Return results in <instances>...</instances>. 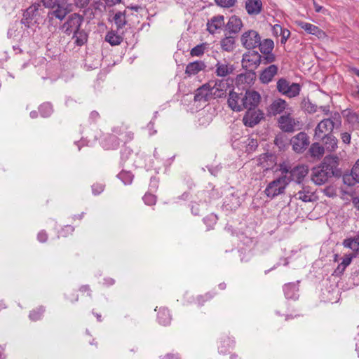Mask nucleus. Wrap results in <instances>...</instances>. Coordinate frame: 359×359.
I'll return each instance as SVG.
<instances>
[{"label": "nucleus", "mask_w": 359, "mask_h": 359, "mask_svg": "<svg viewBox=\"0 0 359 359\" xmlns=\"http://www.w3.org/2000/svg\"><path fill=\"white\" fill-rule=\"evenodd\" d=\"M229 88V84L226 79L210 80L196 90L194 101L208 102L213 99L224 97Z\"/></svg>", "instance_id": "1"}, {"label": "nucleus", "mask_w": 359, "mask_h": 359, "mask_svg": "<svg viewBox=\"0 0 359 359\" xmlns=\"http://www.w3.org/2000/svg\"><path fill=\"white\" fill-rule=\"evenodd\" d=\"M337 160V157H326L318 167L313 168L311 180L316 185H322L327 182L329 178L335 175Z\"/></svg>", "instance_id": "2"}, {"label": "nucleus", "mask_w": 359, "mask_h": 359, "mask_svg": "<svg viewBox=\"0 0 359 359\" xmlns=\"http://www.w3.org/2000/svg\"><path fill=\"white\" fill-rule=\"evenodd\" d=\"M341 124V116L338 112L331 113L330 116L323 119L316 127L314 137L320 140L332 130L339 128Z\"/></svg>", "instance_id": "3"}, {"label": "nucleus", "mask_w": 359, "mask_h": 359, "mask_svg": "<svg viewBox=\"0 0 359 359\" xmlns=\"http://www.w3.org/2000/svg\"><path fill=\"white\" fill-rule=\"evenodd\" d=\"M279 172L286 171L285 176L288 179V184L294 181L299 186L302 185V183L305 177L309 173V168L305 165H299L291 168L287 165L283 163L279 165Z\"/></svg>", "instance_id": "4"}, {"label": "nucleus", "mask_w": 359, "mask_h": 359, "mask_svg": "<svg viewBox=\"0 0 359 359\" xmlns=\"http://www.w3.org/2000/svg\"><path fill=\"white\" fill-rule=\"evenodd\" d=\"M42 2L45 7L53 10L48 13L50 18H55L62 20L71 10L63 0H42Z\"/></svg>", "instance_id": "5"}, {"label": "nucleus", "mask_w": 359, "mask_h": 359, "mask_svg": "<svg viewBox=\"0 0 359 359\" xmlns=\"http://www.w3.org/2000/svg\"><path fill=\"white\" fill-rule=\"evenodd\" d=\"M280 175L271 182L266 187L264 192L268 197L274 198L284 193L288 185V179L285 176L286 171L280 172Z\"/></svg>", "instance_id": "6"}, {"label": "nucleus", "mask_w": 359, "mask_h": 359, "mask_svg": "<svg viewBox=\"0 0 359 359\" xmlns=\"http://www.w3.org/2000/svg\"><path fill=\"white\" fill-rule=\"evenodd\" d=\"M41 5L39 4H33L24 12L21 23L26 27L29 28L39 23L41 18Z\"/></svg>", "instance_id": "7"}, {"label": "nucleus", "mask_w": 359, "mask_h": 359, "mask_svg": "<svg viewBox=\"0 0 359 359\" xmlns=\"http://www.w3.org/2000/svg\"><path fill=\"white\" fill-rule=\"evenodd\" d=\"M262 62V56L257 51H248L243 55L241 65L243 69L254 71Z\"/></svg>", "instance_id": "8"}, {"label": "nucleus", "mask_w": 359, "mask_h": 359, "mask_svg": "<svg viewBox=\"0 0 359 359\" xmlns=\"http://www.w3.org/2000/svg\"><path fill=\"white\" fill-rule=\"evenodd\" d=\"M277 89L288 97H294L299 94L300 86L296 83L290 84L286 79H280L277 82Z\"/></svg>", "instance_id": "9"}, {"label": "nucleus", "mask_w": 359, "mask_h": 359, "mask_svg": "<svg viewBox=\"0 0 359 359\" xmlns=\"http://www.w3.org/2000/svg\"><path fill=\"white\" fill-rule=\"evenodd\" d=\"M261 37L259 33L253 29L243 32L241 36V43L246 49H253L260 43Z\"/></svg>", "instance_id": "10"}, {"label": "nucleus", "mask_w": 359, "mask_h": 359, "mask_svg": "<svg viewBox=\"0 0 359 359\" xmlns=\"http://www.w3.org/2000/svg\"><path fill=\"white\" fill-rule=\"evenodd\" d=\"M292 113H286L278 118V123L281 130L292 133L298 128L299 121L292 116Z\"/></svg>", "instance_id": "11"}, {"label": "nucleus", "mask_w": 359, "mask_h": 359, "mask_svg": "<svg viewBox=\"0 0 359 359\" xmlns=\"http://www.w3.org/2000/svg\"><path fill=\"white\" fill-rule=\"evenodd\" d=\"M262 111L257 109H248L243 118L245 126L252 128L264 118Z\"/></svg>", "instance_id": "12"}, {"label": "nucleus", "mask_w": 359, "mask_h": 359, "mask_svg": "<svg viewBox=\"0 0 359 359\" xmlns=\"http://www.w3.org/2000/svg\"><path fill=\"white\" fill-rule=\"evenodd\" d=\"M268 111L271 115L276 116L283 112H285V114L286 113L290 114V112H292L293 110L285 100L281 98H278L274 100L269 105Z\"/></svg>", "instance_id": "13"}, {"label": "nucleus", "mask_w": 359, "mask_h": 359, "mask_svg": "<svg viewBox=\"0 0 359 359\" xmlns=\"http://www.w3.org/2000/svg\"><path fill=\"white\" fill-rule=\"evenodd\" d=\"M229 107L235 111H241L245 109L244 95L243 93H238L231 91L227 100Z\"/></svg>", "instance_id": "14"}, {"label": "nucleus", "mask_w": 359, "mask_h": 359, "mask_svg": "<svg viewBox=\"0 0 359 359\" xmlns=\"http://www.w3.org/2000/svg\"><path fill=\"white\" fill-rule=\"evenodd\" d=\"M83 22V18L76 13L69 16L67 21L63 25V29L66 34H71L80 29Z\"/></svg>", "instance_id": "15"}, {"label": "nucleus", "mask_w": 359, "mask_h": 359, "mask_svg": "<svg viewBox=\"0 0 359 359\" xmlns=\"http://www.w3.org/2000/svg\"><path fill=\"white\" fill-rule=\"evenodd\" d=\"M291 144L294 151L302 152L309 144L308 135L305 133L301 132L292 138Z\"/></svg>", "instance_id": "16"}, {"label": "nucleus", "mask_w": 359, "mask_h": 359, "mask_svg": "<svg viewBox=\"0 0 359 359\" xmlns=\"http://www.w3.org/2000/svg\"><path fill=\"white\" fill-rule=\"evenodd\" d=\"M244 95L245 109H256L258 106L261 96L259 93L255 90H247Z\"/></svg>", "instance_id": "17"}, {"label": "nucleus", "mask_w": 359, "mask_h": 359, "mask_svg": "<svg viewBox=\"0 0 359 359\" xmlns=\"http://www.w3.org/2000/svg\"><path fill=\"white\" fill-rule=\"evenodd\" d=\"M235 70L233 65L226 61H217L215 65V73L218 77L224 78L233 73Z\"/></svg>", "instance_id": "18"}, {"label": "nucleus", "mask_w": 359, "mask_h": 359, "mask_svg": "<svg viewBox=\"0 0 359 359\" xmlns=\"http://www.w3.org/2000/svg\"><path fill=\"white\" fill-rule=\"evenodd\" d=\"M297 25L303 29L308 34L316 36L318 38H323L325 34L318 27L304 21H297Z\"/></svg>", "instance_id": "19"}, {"label": "nucleus", "mask_w": 359, "mask_h": 359, "mask_svg": "<svg viewBox=\"0 0 359 359\" xmlns=\"http://www.w3.org/2000/svg\"><path fill=\"white\" fill-rule=\"evenodd\" d=\"M299 187L301 189L294 194L293 197L295 199L301 200L304 202L312 201L313 192L311 190L310 187L304 184Z\"/></svg>", "instance_id": "20"}, {"label": "nucleus", "mask_w": 359, "mask_h": 359, "mask_svg": "<svg viewBox=\"0 0 359 359\" xmlns=\"http://www.w3.org/2000/svg\"><path fill=\"white\" fill-rule=\"evenodd\" d=\"M274 156L272 154H264L257 160V165L261 166L264 170L271 169L274 165Z\"/></svg>", "instance_id": "21"}, {"label": "nucleus", "mask_w": 359, "mask_h": 359, "mask_svg": "<svg viewBox=\"0 0 359 359\" xmlns=\"http://www.w3.org/2000/svg\"><path fill=\"white\" fill-rule=\"evenodd\" d=\"M278 67L275 65H271L264 69L259 76V79L263 83H269L272 81L274 76L277 74Z\"/></svg>", "instance_id": "22"}, {"label": "nucleus", "mask_w": 359, "mask_h": 359, "mask_svg": "<svg viewBox=\"0 0 359 359\" xmlns=\"http://www.w3.org/2000/svg\"><path fill=\"white\" fill-rule=\"evenodd\" d=\"M224 25V18L222 15L215 16L208 22V30L210 33L214 34L221 29Z\"/></svg>", "instance_id": "23"}, {"label": "nucleus", "mask_w": 359, "mask_h": 359, "mask_svg": "<svg viewBox=\"0 0 359 359\" xmlns=\"http://www.w3.org/2000/svg\"><path fill=\"white\" fill-rule=\"evenodd\" d=\"M256 74L254 71L248 70L244 74H240L236 77V83L238 85L250 86L255 80Z\"/></svg>", "instance_id": "24"}, {"label": "nucleus", "mask_w": 359, "mask_h": 359, "mask_svg": "<svg viewBox=\"0 0 359 359\" xmlns=\"http://www.w3.org/2000/svg\"><path fill=\"white\" fill-rule=\"evenodd\" d=\"M262 8V3L261 0H246L245 9L250 15L259 14Z\"/></svg>", "instance_id": "25"}, {"label": "nucleus", "mask_w": 359, "mask_h": 359, "mask_svg": "<svg viewBox=\"0 0 359 359\" xmlns=\"http://www.w3.org/2000/svg\"><path fill=\"white\" fill-rule=\"evenodd\" d=\"M206 65L203 61H195L187 65L185 73L189 76L196 75L205 69Z\"/></svg>", "instance_id": "26"}, {"label": "nucleus", "mask_w": 359, "mask_h": 359, "mask_svg": "<svg viewBox=\"0 0 359 359\" xmlns=\"http://www.w3.org/2000/svg\"><path fill=\"white\" fill-rule=\"evenodd\" d=\"M325 149L329 152H332L337 148V139L331 134H327L323 137Z\"/></svg>", "instance_id": "27"}, {"label": "nucleus", "mask_w": 359, "mask_h": 359, "mask_svg": "<svg viewBox=\"0 0 359 359\" xmlns=\"http://www.w3.org/2000/svg\"><path fill=\"white\" fill-rule=\"evenodd\" d=\"M243 23L241 20L237 16H231L226 25L228 30L231 33H238L242 28Z\"/></svg>", "instance_id": "28"}, {"label": "nucleus", "mask_w": 359, "mask_h": 359, "mask_svg": "<svg viewBox=\"0 0 359 359\" xmlns=\"http://www.w3.org/2000/svg\"><path fill=\"white\" fill-rule=\"evenodd\" d=\"M285 295L287 299H296L298 298V286L296 283H287L283 286Z\"/></svg>", "instance_id": "29"}, {"label": "nucleus", "mask_w": 359, "mask_h": 359, "mask_svg": "<svg viewBox=\"0 0 359 359\" xmlns=\"http://www.w3.org/2000/svg\"><path fill=\"white\" fill-rule=\"evenodd\" d=\"M236 39L233 36H225L220 41L221 48L226 52H232L235 48Z\"/></svg>", "instance_id": "30"}, {"label": "nucleus", "mask_w": 359, "mask_h": 359, "mask_svg": "<svg viewBox=\"0 0 359 359\" xmlns=\"http://www.w3.org/2000/svg\"><path fill=\"white\" fill-rule=\"evenodd\" d=\"M325 150L324 147L321 146L319 143L316 142L311 144L309 149V153L313 158L320 159L323 157Z\"/></svg>", "instance_id": "31"}, {"label": "nucleus", "mask_w": 359, "mask_h": 359, "mask_svg": "<svg viewBox=\"0 0 359 359\" xmlns=\"http://www.w3.org/2000/svg\"><path fill=\"white\" fill-rule=\"evenodd\" d=\"M259 50L263 54L270 53L274 47V43L271 39H266L261 41L258 45Z\"/></svg>", "instance_id": "32"}, {"label": "nucleus", "mask_w": 359, "mask_h": 359, "mask_svg": "<svg viewBox=\"0 0 359 359\" xmlns=\"http://www.w3.org/2000/svg\"><path fill=\"white\" fill-rule=\"evenodd\" d=\"M87 34L83 30H78L73 33V39L75 43L79 46H83L87 41Z\"/></svg>", "instance_id": "33"}, {"label": "nucleus", "mask_w": 359, "mask_h": 359, "mask_svg": "<svg viewBox=\"0 0 359 359\" xmlns=\"http://www.w3.org/2000/svg\"><path fill=\"white\" fill-rule=\"evenodd\" d=\"M105 40L111 46H116L119 45L122 42L123 39L121 36L115 34L113 32H111L107 33L105 36Z\"/></svg>", "instance_id": "34"}, {"label": "nucleus", "mask_w": 359, "mask_h": 359, "mask_svg": "<svg viewBox=\"0 0 359 359\" xmlns=\"http://www.w3.org/2000/svg\"><path fill=\"white\" fill-rule=\"evenodd\" d=\"M113 20L118 29H121L126 24V15L124 12L118 11L114 15Z\"/></svg>", "instance_id": "35"}, {"label": "nucleus", "mask_w": 359, "mask_h": 359, "mask_svg": "<svg viewBox=\"0 0 359 359\" xmlns=\"http://www.w3.org/2000/svg\"><path fill=\"white\" fill-rule=\"evenodd\" d=\"M158 319L159 323L162 324L163 325H167L170 324L171 318L168 311L166 309L161 310L158 313Z\"/></svg>", "instance_id": "36"}, {"label": "nucleus", "mask_w": 359, "mask_h": 359, "mask_svg": "<svg viewBox=\"0 0 359 359\" xmlns=\"http://www.w3.org/2000/svg\"><path fill=\"white\" fill-rule=\"evenodd\" d=\"M345 248H350L354 251L359 250V244L354 238H346L343 241Z\"/></svg>", "instance_id": "37"}, {"label": "nucleus", "mask_w": 359, "mask_h": 359, "mask_svg": "<svg viewBox=\"0 0 359 359\" xmlns=\"http://www.w3.org/2000/svg\"><path fill=\"white\" fill-rule=\"evenodd\" d=\"M39 111L43 117H48L53 112L52 105L50 103H43L40 106Z\"/></svg>", "instance_id": "38"}, {"label": "nucleus", "mask_w": 359, "mask_h": 359, "mask_svg": "<svg viewBox=\"0 0 359 359\" xmlns=\"http://www.w3.org/2000/svg\"><path fill=\"white\" fill-rule=\"evenodd\" d=\"M205 48L206 44L205 43L197 45L191 50L190 54L191 56H201L202 55H203Z\"/></svg>", "instance_id": "39"}, {"label": "nucleus", "mask_w": 359, "mask_h": 359, "mask_svg": "<svg viewBox=\"0 0 359 359\" xmlns=\"http://www.w3.org/2000/svg\"><path fill=\"white\" fill-rule=\"evenodd\" d=\"M67 6L74 4L77 8H84L88 6L90 0H63Z\"/></svg>", "instance_id": "40"}, {"label": "nucleus", "mask_w": 359, "mask_h": 359, "mask_svg": "<svg viewBox=\"0 0 359 359\" xmlns=\"http://www.w3.org/2000/svg\"><path fill=\"white\" fill-rule=\"evenodd\" d=\"M118 177L124 183V184H129L133 181V175L129 172H121L118 175Z\"/></svg>", "instance_id": "41"}, {"label": "nucleus", "mask_w": 359, "mask_h": 359, "mask_svg": "<svg viewBox=\"0 0 359 359\" xmlns=\"http://www.w3.org/2000/svg\"><path fill=\"white\" fill-rule=\"evenodd\" d=\"M343 182L348 186H353L355 183H358L352 172L350 174H344L343 175Z\"/></svg>", "instance_id": "42"}, {"label": "nucleus", "mask_w": 359, "mask_h": 359, "mask_svg": "<svg viewBox=\"0 0 359 359\" xmlns=\"http://www.w3.org/2000/svg\"><path fill=\"white\" fill-rule=\"evenodd\" d=\"M43 311H44V309L41 307L38 309L37 311L34 310L29 313V318L32 320H34V321L38 320L41 318Z\"/></svg>", "instance_id": "43"}, {"label": "nucleus", "mask_w": 359, "mask_h": 359, "mask_svg": "<svg viewBox=\"0 0 359 359\" xmlns=\"http://www.w3.org/2000/svg\"><path fill=\"white\" fill-rule=\"evenodd\" d=\"M304 108L308 113L313 114L317 111L318 107L310 101H306L304 103Z\"/></svg>", "instance_id": "44"}, {"label": "nucleus", "mask_w": 359, "mask_h": 359, "mask_svg": "<svg viewBox=\"0 0 359 359\" xmlns=\"http://www.w3.org/2000/svg\"><path fill=\"white\" fill-rule=\"evenodd\" d=\"M143 201L145 203V204L148 205H152L156 203V196L151 194H146L143 196Z\"/></svg>", "instance_id": "45"}, {"label": "nucleus", "mask_w": 359, "mask_h": 359, "mask_svg": "<svg viewBox=\"0 0 359 359\" xmlns=\"http://www.w3.org/2000/svg\"><path fill=\"white\" fill-rule=\"evenodd\" d=\"M236 0H215L217 4L222 7L229 8L234 5Z\"/></svg>", "instance_id": "46"}, {"label": "nucleus", "mask_w": 359, "mask_h": 359, "mask_svg": "<svg viewBox=\"0 0 359 359\" xmlns=\"http://www.w3.org/2000/svg\"><path fill=\"white\" fill-rule=\"evenodd\" d=\"M348 118L350 122L359 124V112L351 113Z\"/></svg>", "instance_id": "47"}, {"label": "nucleus", "mask_w": 359, "mask_h": 359, "mask_svg": "<svg viewBox=\"0 0 359 359\" xmlns=\"http://www.w3.org/2000/svg\"><path fill=\"white\" fill-rule=\"evenodd\" d=\"M354 257H355V255H346L344 257V259L341 263V264L344 266V269L346 268V266H348L351 264L352 259Z\"/></svg>", "instance_id": "48"}, {"label": "nucleus", "mask_w": 359, "mask_h": 359, "mask_svg": "<svg viewBox=\"0 0 359 359\" xmlns=\"http://www.w3.org/2000/svg\"><path fill=\"white\" fill-rule=\"evenodd\" d=\"M93 193L95 195L99 194L104 190V185L101 184H96L92 186Z\"/></svg>", "instance_id": "49"}, {"label": "nucleus", "mask_w": 359, "mask_h": 359, "mask_svg": "<svg viewBox=\"0 0 359 359\" xmlns=\"http://www.w3.org/2000/svg\"><path fill=\"white\" fill-rule=\"evenodd\" d=\"M265 55H266V56L262 57V61H263L264 63H265V64L271 63L275 60V56L273 54L271 53V52L270 53L265 54Z\"/></svg>", "instance_id": "50"}, {"label": "nucleus", "mask_w": 359, "mask_h": 359, "mask_svg": "<svg viewBox=\"0 0 359 359\" xmlns=\"http://www.w3.org/2000/svg\"><path fill=\"white\" fill-rule=\"evenodd\" d=\"M351 172L353 173V176L355 177V179L358 180V182L359 183V159L353 165Z\"/></svg>", "instance_id": "51"}, {"label": "nucleus", "mask_w": 359, "mask_h": 359, "mask_svg": "<svg viewBox=\"0 0 359 359\" xmlns=\"http://www.w3.org/2000/svg\"><path fill=\"white\" fill-rule=\"evenodd\" d=\"M248 148L250 150H255L258 146L257 140L255 139H248Z\"/></svg>", "instance_id": "52"}, {"label": "nucleus", "mask_w": 359, "mask_h": 359, "mask_svg": "<svg viewBox=\"0 0 359 359\" xmlns=\"http://www.w3.org/2000/svg\"><path fill=\"white\" fill-rule=\"evenodd\" d=\"M17 26H18V24L17 22H15V24H13L9 29H8V36L11 38V37H15L16 36V34H15V32L17 30Z\"/></svg>", "instance_id": "53"}, {"label": "nucleus", "mask_w": 359, "mask_h": 359, "mask_svg": "<svg viewBox=\"0 0 359 359\" xmlns=\"http://www.w3.org/2000/svg\"><path fill=\"white\" fill-rule=\"evenodd\" d=\"M280 34L282 35L281 43H284L290 36V32L288 29H283V30L280 32Z\"/></svg>", "instance_id": "54"}, {"label": "nucleus", "mask_w": 359, "mask_h": 359, "mask_svg": "<svg viewBox=\"0 0 359 359\" xmlns=\"http://www.w3.org/2000/svg\"><path fill=\"white\" fill-rule=\"evenodd\" d=\"M341 140L345 144H349L351 142V134L348 133H343L341 135Z\"/></svg>", "instance_id": "55"}, {"label": "nucleus", "mask_w": 359, "mask_h": 359, "mask_svg": "<svg viewBox=\"0 0 359 359\" xmlns=\"http://www.w3.org/2000/svg\"><path fill=\"white\" fill-rule=\"evenodd\" d=\"M37 238L41 243L46 242L48 238L47 233L45 231H41L38 233Z\"/></svg>", "instance_id": "56"}, {"label": "nucleus", "mask_w": 359, "mask_h": 359, "mask_svg": "<svg viewBox=\"0 0 359 359\" xmlns=\"http://www.w3.org/2000/svg\"><path fill=\"white\" fill-rule=\"evenodd\" d=\"M320 109L326 116H330V114L332 113V111H330V108L328 106H321Z\"/></svg>", "instance_id": "57"}, {"label": "nucleus", "mask_w": 359, "mask_h": 359, "mask_svg": "<svg viewBox=\"0 0 359 359\" xmlns=\"http://www.w3.org/2000/svg\"><path fill=\"white\" fill-rule=\"evenodd\" d=\"M162 359H180L177 354L168 353L165 355Z\"/></svg>", "instance_id": "58"}, {"label": "nucleus", "mask_w": 359, "mask_h": 359, "mask_svg": "<svg viewBox=\"0 0 359 359\" xmlns=\"http://www.w3.org/2000/svg\"><path fill=\"white\" fill-rule=\"evenodd\" d=\"M105 1V4H107V6H113L117 4H118L121 0H104Z\"/></svg>", "instance_id": "59"}, {"label": "nucleus", "mask_w": 359, "mask_h": 359, "mask_svg": "<svg viewBox=\"0 0 359 359\" xmlns=\"http://www.w3.org/2000/svg\"><path fill=\"white\" fill-rule=\"evenodd\" d=\"M353 203L354 205V207L359 210V198L355 197L353 198Z\"/></svg>", "instance_id": "60"}, {"label": "nucleus", "mask_w": 359, "mask_h": 359, "mask_svg": "<svg viewBox=\"0 0 359 359\" xmlns=\"http://www.w3.org/2000/svg\"><path fill=\"white\" fill-rule=\"evenodd\" d=\"M198 205L196 204V205H193L191 206V211L193 212V214H194L195 215H198L199 214V210L198 208V207H196Z\"/></svg>", "instance_id": "61"}, {"label": "nucleus", "mask_w": 359, "mask_h": 359, "mask_svg": "<svg viewBox=\"0 0 359 359\" xmlns=\"http://www.w3.org/2000/svg\"><path fill=\"white\" fill-rule=\"evenodd\" d=\"M283 30V29L281 27V26L278 25H276L274 27H273V31L276 34H278V32H281Z\"/></svg>", "instance_id": "62"}, {"label": "nucleus", "mask_w": 359, "mask_h": 359, "mask_svg": "<svg viewBox=\"0 0 359 359\" xmlns=\"http://www.w3.org/2000/svg\"><path fill=\"white\" fill-rule=\"evenodd\" d=\"M314 8H315L316 12L320 13L322 11L323 7L318 5L317 4L314 3Z\"/></svg>", "instance_id": "63"}, {"label": "nucleus", "mask_w": 359, "mask_h": 359, "mask_svg": "<svg viewBox=\"0 0 359 359\" xmlns=\"http://www.w3.org/2000/svg\"><path fill=\"white\" fill-rule=\"evenodd\" d=\"M99 116V114L97 111H92L90 114V118L93 120L96 119Z\"/></svg>", "instance_id": "64"}]
</instances>
